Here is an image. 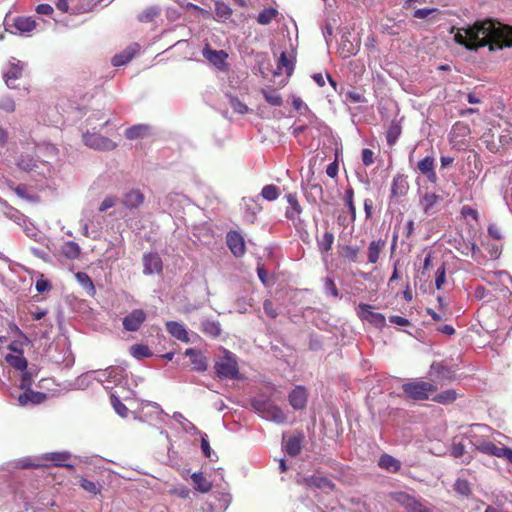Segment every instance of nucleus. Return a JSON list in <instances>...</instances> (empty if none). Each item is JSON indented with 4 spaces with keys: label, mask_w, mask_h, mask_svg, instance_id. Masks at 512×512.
Segmentation results:
<instances>
[{
    "label": "nucleus",
    "mask_w": 512,
    "mask_h": 512,
    "mask_svg": "<svg viewBox=\"0 0 512 512\" xmlns=\"http://www.w3.org/2000/svg\"><path fill=\"white\" fill-rule=\"evenodd\" d=\"M454 39L470 50L489 46L494 51L512 46V26L491 19L477 21L468 28L458 29Z\"/></svg>",
    "instance_id": "f257e3e1"
},
{
    "label": "nucleus",
    "mask_w": 512,
    "mask_h": 512,
    "mask_svg": "<svg viewBox=\"0 0 512 512\" xmlns=\"http://www.w3.org/2000/svg\"><path fill=\"white\" fill-rule=\"evenodd\" d=\"M251 406L265 420L276 424H284L287 421L286 413L264 394L252 399Z\"/></svg>",
    "instance_id": "f03ea898"
},
{
    "label": "nucleus",
    "mask_w": 512,
    "mask_h": 512,
    "mask_svg": "<svg viewBox=\"0 0 512 512\" xmlns=\"http://www.w3.org/2000/svg\"><path fill=\"white\" fill-rule=\"evenodd\" d=\"M70 458L71 454L69 452H49L37 458L21 459L18 464L21 468H39L48 466V463H51L54 466L67 467L72 470L74 465L67 463Z\"/></svg>",
    "instance_id": "7ed1b4c3"
},
{
    "label": "nucleus",
    "mask_w": 512,
    "mask_h": 512,
    "mask_svg": "<svg viewBox=\"0 0 512 512\" xmlns=\"http://www.w3.org/2000/svg\"><path fill=\"white\" fill-rule=\"evenodd\" d=\"M391 498L407 512H434V507L426 500L416 498L404 491L391 493Z\"/></svg>",
    "instance_id": "20e7f679"
},
{
    "label": "nucleus",
    "mask_w": 512,
    "mask_h": 512,
    "mask_svg": "<svg viewBox=\"0 0 512 512\" xmlns=\"http://www.w3.org/2000/svg\"><path fill=\"white\" fill-rule=\"evenodd\" d=\"M215 370L219 378L237 379L239 369L236 356L224 350V356L216 362Z\"/></svg>",
    "instance_id": "39448f33"
},
{
    "label": "nucleus",
    "mask_w": 512,
    "mask_h": 512,
    "mask_svg": "<svg viewBox=\"0 0 512 512\" xmlns=\"http://www.w3.org/2000/svg\"><path fill=\"white\" fill-rule=\"evenodd\" d=\"M403 391L408 397L414 400H427L432 392L436 391V387L425 381H412L403 384Z\"/></svg>",
    "instance_id": "423d86ee"
},
{
    "label": "nucleus",
    "mask_w": 512,
    "mask_h": 512,
    "mask_svg": "<svg viewBox=\"0 0 512 512\" xmlns=\"http://www.w3.org/2000/svg\"><path fill=\"white\" fill-rule=\"evenodd\" d=\"M492 435L481 445L479 452L488 456L503 458L512 463V449L503 445H497L496 439L492 438Z\"/></svg>",
    "instance_id": "0eeeda50"
},
{
    "label": "nucleus",
    "mask_w": 512,
    "mask_h": 512,
    "mask_svg": "<svg viewBox=\"0 0 512 512\" xmlns=\"http://www.w3.org/2000/svg\"><path fill=\"white\" fill-rule=\"evenodd\" d=\"M203 57L216 69L226 71L228 68V53L224 50H214L210 44H206L202 50Z\"/></svg>",
    "instance_id": "6e6552de"
},
{
    "label": "nucleus",
    "mask_w": 512,
    "mask_h": 512,
    "mask_svg": "<svg viewBox=\"0 0 512 512\" xmlns=\"http://www.w3.org/2000/svg\"><path fill=\"white\" fill-rule=\"evenodd\" d=\"M31 385V379L28 373H23L21 378L20 387L26 391L21 394L18 398L20 405H26L28 402L33 404H39L45 400L46 395L42 392H35L29 389Z\"/></svg>",
    "instance_id": "1a4fd4ad"
},
{
    "label": "nucleus",
    "mask_w": 512,
    "mask_h": 512,
    "mask_svg": "<svg viewBox=\"0 0 512 512\" xmlns=\"http://www.w3.org/2000/svg\"><path fill=\"white\" fill-rule=\"evenodd\" d=\"M83 141L86 146L98 150L110 151L117 147L115 142L97 132L90 133L87 131L83 134Z\"/></svg>",
    "instance_id": "9d476101"
},
{
    "label": "nucleus",
    "mask_w": 512,
    "mask_h": 512,
    "mask_svg": "<svg viewBox=\"0 0 512 512\" xmlns=\"http://www.w3.org/2000/svg\"><path fill=\"white\" fill-rule=\"evenodd\" d=\"M287 201V207L285 209V216L289 221L302 222L301 218L303 213V207L300 204L297 193H288L285 195Z\"/></svg>",
    "instance_id": "9b49d317"
},
{
    "label": "nucleus",
    "mask_w": 512,
    "mask_h": 512,
    "mask_svg": "<svg viewBox=\"0 0 512 512\" xmlns=\"http://www.w3.org/2000/svg\"><path fill=\"white\" fill-rule=\"evenodd\" d=\"M372 309L371 305L360 303L357 307V315L361 320L367 321L376 327H383L386 322L385 316L374 312Z\"/></svg>",
    "instance_id": "f8f14e48"
},
{
    "label": "nucleus",
    "mask_w": 512,
    "mask_h": 512,
    "mask_svg": "<svg viewBox=\"0 0 512 512\" xmlns=\"http://www.w3.org/2000/svg\"><path fill=\"white\" fill-rule=\"evenodd\" d=\"M491 429L486 425L475 424L472 429L468 432L467 437L469 439L470 444L479 451L481 445L486 442V440L491 435Z\"/></svg>",
    "instance_id": "ddd939ff"
},
{
    "label": "nucleus",
    "mask_w": 512,
    "mask_h": 512,
    "mask_svg": "<svg viewBox=\"0 0 512 512\" xmlns=\"http://www.w3.org/2000/svg\"><path fill=\"white\" fill-rule=\"evenodd\" d=\"M146 313L142 309H134L123 318V328L126 331H137L146 320Z\"/></svg>",
    "instance_id": "4468645a"
},
{
    "label": "nucleus",
    "mask_w": 512,
    "mask_h": 512,
    "mask_svg": "<svg viewBox=\"0 0 512 512\" xmlns=\"http://www.w3.org/2000/svg\"><path fill=\"white\" fill-rule=\"evenodd\" d=\"M408 190L407 176L401 173L396 174L392 180L390 198L398 201L408 193Z\"/></svg>",
    "instance_id": "2eb2a0df"
},
{
    "label": "nucleus",
    "mask_w": 512,
    "mask_h": 512,
    "mask_svg": "<svg viewBox=\"0 0 512 512\" xmlns=\"http://www.w3.org/2000/svg\"><path fill=\"white\" fill-rule=\"evenodd\" d=\"M226 243L235 257H242L245 254L244 237L237 231H230L227 234Z\"/></svg>",
    "instance_id": "dca6fc26"
},
{
    "label": "nucleus",
    "mask_w": 512,
    "mask_h": 512,
    "mask_svg": "<svg viewBox=\"0 0 512 512\" xmlns=\"http://www.w3.org/2000/svg\"><path fill=\"white\" fill-rule=\"evenodd\" d=\"M302 483H304L309 488L321 489L326 493L334 490L335 488V484L329 478L324 476L312 475L309 477H304L302 479Z\"/></svg>",
    "instance_id": "f3484780"
},
{
    "label": "nucleus",
    "mask_w": 512,
    "mask_h": 512,
    "mask_svg": "<svg viewBox=\"0 0 512 512\" xmlns=\"http://www.w3.org/2000/svg\"><path fill=\"white\" fill-rule=\"evenodd\" d=\"M184 354L190 358L191 364L195 371L204 372L207 370V359L200 350L188 348L185 350Z\"/></svg>",
    "instance_id": "a211bd4d"
},
{
    "label": "nucleus",
    "mask_w": 512,
    "mask_h": 512,
    "mask_svg": "<svg viewBox=\"0 0 512 512\" xmlns=\"http://www.w3.org/2000/svg\"><path fill=\"white\" fill-rule=\"evenodd\" d=\"M307 391L303 386H296L289 394V403L296 409L301 410L307 403Z\"/></svg>",
    "instance_id": "6ab92c4d"
},
{
    "label": "nucleus",
    "mask_w": 512,
    "mask_h": 512,
    "mask_svg": "<svg viewBox=\"0 0 512 512\" xmlns=\"http://www.w3.org/2000/svg\"><path fill=\"white\" fill-rule=\"evenodd\" d=\"M24 232L29 238L33 239L37 243L44 245L49 250L55 248L54 243L46 236L43 231H40L37 226H25Z\"/></svg>",
    "instance_id": "aec40b11"
},
{
    "label": "nucleus",
    "mask_w": 512,
    "mask_h": 512,
    "mask_svg": "<svg viewBox=\"0 0 512 512\" xmlns=\"http://www.w3.org/2000/svg\"><path fill=\"white\" fill-rule=\"evenodd\" d=\"M144 273L147 275L159 273L162 270V261L158 254L148 253L143 256Z\"/></svg>",
    "instance_id": "412c9836"
},
{
    "label": "nucleus",
    "mask_w": 512,
    "mask_h": 512,
    "mask_svg": "<svg viewBox=\"0 0 512 512\" xmlns=\"http://www.w3.org/2000/svg\"><path fill=\"white\" fill-rule=\"evenodd\" d=\"M418 170L424 174L430 182H436L437 175L434 169V158L427 156L420 160L417 164Z\"/></svg>",
    "instance_id": "4be33fe9"
},
{
    "label": "nucleus",
    "mask_w": 512,
    "mask_h": 512,
    "mask_svg": "<svg viewBox=\"0 0 512 512\" xmlns=\"http://www.w3.org/2000/svg\"><path fill=\"white\" fill-rule=\"evenodd\" d=\"M470 134V127L468 124L457 121L452 126L450 132V142L452 143H460L462 140Z\"/></svg>",
    "instance_id": "5701e85b"
},
{
    "label": "nucleus",
    "mask_w": 512,
    "mask_h": 512,
    "mask_svg": "<svg viewBox=\"0 0 512 512\" xmlns=\"http://www.w3.org/2000/svg\"><path fill=\"white\" fill-rule=\"evenodd\" d=\"M166 329L177 340L186 343L190 341L188 332L182 324L176 321H168L166 323Z\"/></svg>",
    "instance_id": "b1692460"
},
{
    "label": "nucleus",
    "mask_w": 512,
    "mask_h": 512,
    "mask_svg": "<svg viewBox=\"0 0 512 512\" xmlns=\"http://www.w3.org/2000/svg\"><path fill=\"white\" fill-rule=\"evenodd\" d=\"M378 466L390 473H396L401 468V462L389 454H382L378 460Z\"/></svg>",
    "instance_id": "393cba45"
},
{
    "label": "nucleus",
    "mask_w": 512,
    "mask_h": 512,
    "mask_svg": "<svg viewBox=\"0 0 512 512\" xmlns=\"http://www.w3.org/2000/svg\"><path fill=\"white\" fill-rule=\"evenodd\" d=\"M150 129L147 124H137L127 128L124 135L128 140L141 139L150 133Z\"/></svg>",
    "instance_id": "a878e982"
},
{
    "label": "nucleus",
    "mask_w": 512,
    "mask_h": 512,
    "mask_svg": "<svg viewBox=\"0 0 512 512\" xmlns=\"http://www.w3.org/2000/svg\"><path fill=\"white\" fill-rule=\"evenodd\" d=\"M144 195L138 189H132L123 197V204L128 208H137L144 202Z\"/></svg>",
    "instance_id": "bb28decb"
},
{
    "label": "nucleus",
    "mask_w": 512,
    "mask_h": 512,
    "mask_svg": "<svg viewBox=\"0 0 512 512\" xmlns=\"http://www.w3.org/2000/svg\"><path fill=\"white\" fill-rule=\"evenodd\" d=\"M191 480L195 490L201 493H207L211 490L212 484L208 481L202 472H194L191 475Z\"/></svg>",
    "instance_id": "cd10ccee"
},
{
    "label": "nucleus",
    "mask_w": 512,
    "mask_h": 512,
    "mask_svg": "<svg viewBox=\"0 0 512 512\" xmlns=\"http://www.w3.org/2000/svg\"><path fill=\"white\" fill-rule=\"evenodd\" d=\"M430 373L438 380H451L454 374L450 368L441 363H433L431 365Z\"/></svg>",
    "instance_id": "c85d7f7f"
},
{
    "label": "nucleus",
    "mask_w": 512,
    "mask_h": 512,
    "mask_svg": "<svg viewBox=\"0 0 512 512\" xmlns=\"http://www.w3.org/2000/svg\"><path fill=\"white\" fill-rule=\"evenodd\" d=\"M440 196L435 193H426L420 199V205L426 214H432L435 212V206L439 202Z\"/></svg>",
    "instance_id": "c756f323"
},
{
    "label": "nucleus",
    "mask_w": 512,
    "mask_h": 512,
    "mask_svg": "<svg viewBox=\"0 0 512 512\" xmlns=\"http://www.w3.org/2000/svg\"><path fill=\"white\" fill-rule=\"evenodd\" d=\"M302 435L290 437L284 443V450L290 456H297L301 451L302 446Z\"/></svg>",
    "instance_id": "7c9ffc66"
},
{
    "label": "nucleus",
    "mask_w": 512,
    "mask_h": 512,
    "mask_svg": "<svg viewBox=\"0 0 512 512\" xmlns=\"http://www.w3.org/2000/svg\"><path fill=\"white\" fill-rule=\"evenodd\" d=\"M75 278L79 285L85 290L88 296H94L96 293V289L92 279L85 272H77L75 274Z\"/></svg>",
    "instance_id": "2f4dec72"
},
{
    "label": "nucleus",
    "mask_w": 512,
    "mask_h": 512,
    "mask_svg": "<svg viewBox=\"0 0 512 512\" xmlns=\"http://www.w3.org/2000/svg\"><path fill=\"white\" fill-rule=\"evenodd\" d=\"M334 242V234L329 231H324L321 236L317 237V244L323 254V260H326V253L331 249Z\"/></svg>",
    "instance_id": "473e14b6"
},
{
    "label": "nucleus",
    "mask_w": 512,
    "mask_h": 512,
    "mask_svg": "<svg viewBox=\"0 0 512 512\" xmlns=\"http://www.w3.org/2000/svg\"><path fill=\"white\" fill-rule=\"evenodd\" d=\"M6 362L9 366L13 367L16 370L27 373L25 370L27 368V360L21 354H7L5 357Z\"/></svg>",
    "instance_id": "72a5a7b5"
},
{
    "label": "nucleus",
    "mask_w": 512,
    "mask_h": 512,
    "mask_svg": "<svg viewBox=\"0 0 512 512\" xmlns=\"http://www.w3.org/2000/svg\"><path fill=\"white\" fill-rule=\"evenodd\" d=\"M401 133V125L396 121H392L386 133L387 144L390 147L394 146L398 138L400 137Z\"/></svg>",
    "instance_id": "f704fd0d"
},
{
    "label": "nucleus",
    "mask_w": 512,
    "mask_h": 512,
    "mask_svg": "<svg viewBox=\"0 0 512 512\" xmlns=\"http://www.w3.org/2000/svg\"><path fill=\"white\" fill-rule=\"evenodd\" d=\"M14 27L22 32H31L36 27V22L31 17H18L14 21Z\"/></svg>",
    "instance_id": "c9c22d12"
},
{
    "label": "nucleus",
    "mask_w": 512,
    "mask_h": 512,
    "mask_svg": "<svg viewBox=\"0 0 512 512\" xmlns=\"http://www.w3.org/2000/svg\"><path fill=\"white\" fill-rule=\"evenodd\" d=\"M13 498L16 502V507H7L11 512H20L22 509L27 510L29 507H33L32 504L28 501V498L24 496L22 492H17L14 494Z\"/></svg>",
    "instance_id": "e433bc0d"
},
{
    "label": "nucleus",
    "mask_w": 512,
    "mask_h": 512,
    "mask_svg": "<svg viewBox=\"0 0 512 512\" xmlns=\"http://www.w3.org/2000/svg\"><path fill=\"white\" fill-rule=\"evenodd\" d=\"M172 418L180 424L181 428L187 432V433H190V434H195L197 433V428L196 426L190 422L188 419H186L180 412H175L172 416Z\"/></svg>",
    "instance_id": "4c0bfd02"
},
{
    "label": "nucleus",
    "mask_w": 512,
    "mask_h": 512,
    "mask_svg": "<svg viewBox=\"0 0 512 512\" xmlns=\"http://www.w3.org/2000/svg\"><path fill=\"white\" fill-rule=\"evenodd\" d=\"M280 189L274 184L265 185L261 190V197L267 201H275L280 196Z\"/></svg>",
    "instance_id": "58836bf2"
},
{
    "label": "nucleus",
    "mask_w": 512,
    "mask_h": 512,
    "mask_svg": "<svg viewBox=\"0 0 512 512\" xmlns=\"http://www.w3.org/2000/svg\"><path fill=\"white\" fill-rule=\"evenodd\" d=\"M130 354L140 360L143 358H148L152 355L150 348L144 344H134L130 347Z\"/></svg>",
    "instance_id": "ea45409f"
},
{
    "label": "nucleus",
    "mask_w": 512,
    "mask_h": 512,
    "mask_svg": "<svg viewBox=\"0 0 512 512\" xmlns=\"http://www.w3.org/2000/svg\"><path fill=\"white\" fill-rule=\"evenodd\" d=\"M202 330L207 335H210L212 337H217L221 333V326L218 321L204 320L202 322Z\"/></svg>",
    "instance_id": "a19ab883"
},
{
    "label": "nucleus",
    "mask_w": 512,
    "mask_h": 512,
    "mask_svg": "<svg viewBox=\"0 0 512 512\" xmlns=\"http://www.w3.org/2000/svg\"><path fill=\"white\" fill-rule=\"evenodd\" d=\"M457 399V393L453 389L445 390L437 395H435L432 400L440 403V404H450Z\"/></svg>",
    "instance_id": "79ce46f5"
},
{
    "label": "nucleus",
    "mask_w": 512,
    "mask_h": 512,
    "mask_svg": "<svg viewBox=\"0 0 512 512\" xmlns=\"http://www.w3.org/2000/svg\"><path fill=\"white\" fill-rule=\"evenodd\" d=\"M263 97L272 106H281L283 103L281 95L275 89H263Z\"/></svg>",
    "instance_id": "37998d69"
},
{
    "label": "nucleus",
    "mask_w": 512,
    "mask_h": 512,
    "mask_svg": "<svg viewBox=\"0 0 512 512\" xmlns=\"http://www.w3.org/2000/svg\"><path fill=\"white\" fill-rule=\"evenodd\" d=\"M277 15L278 11L275 8H265L258 14L257 22L261 25H268Z\"/></svg>",
    "instance_id": "c03bdc74"
},
{
    "label": "nucleus",
    "mask_w": 512,
    "mask_h": 512,
    "mask_svg": "<svg viewBox=\"0 0 512 512\" xmlns=\"http://www.w3.org/2000/svg\"><path fill=\"white\" fill-rule=\"evenodd\" d=\"M460 213H461L463 220L466 221L467 223L480 221L478 210L469 205H464L461 208Z\"/></svg>",
    "instance_id": "a18cd8bd"
},
{
    "label": "nucleus",
    "mask_w": 512,
    "mask_h": 512,
    "mask_svg": "<svg viewBox=\"0 0 512 512\" xmlns=\"http://www.w3.org/2000/svg\"><path fill=\"white\" fill-rule=\"evenodd\" d=\"M353 198H354V190L352 187H348L345 191V195H344V200H345V203L347 205V208H348V213H349V221L350 222H354L356 220V217H355V206H354V203H353Z\"/></svg>",
    "instance_id": "49530a36"
},
{
    "label": "nucleus",
    "mask_w": 512,
    "mask_h": 512,
    "mask_svg": "<svg viewBox=\"0 0 512 512\" xmlns=\"http://www.w3.org/2000/svg\"><path fill=\"white\" fill-rule=\"evenodd\" d=\"M22 75V67L19 64H11L8 71L4 74L7 86L13 88L10 81L19 79Z\"/></svg>",
    "instance_id": "de8ad7c7"
},
{
    "label": "nucleus",
    "mask_w": 512,
    "mask_h": 512,
    "mask_svg": "<svg viewBox=\"0 0 512 512\" xmlns=\"http://www.w3.org/2000/svg\"><path fill=\"white\" fill-rule=\"evenodd\" d=\"M160 14L157 7H148L138 14L137 18L140 22L147 23L153 21Z\"/></svg>",
    "instance_id": "09e8293b"
},
{
    "label": "nucleus",
    "mask_w": 512,
    "mask_h": 512,
    "mask_svg": "<svg viewBox=\"0 0 512 512\" xmlns=\"http://www.w3.org/2000/svg\"><path fill=\"white\" fill-rule=\"evenodd\" d=\"M359 253V249L355 246L344 245L340 247L339 254L349 262H355Z\"/></svg>",
    "instance_id": "8fccbe9b"
},
{
    "label": "nucleus",
    "mask_w": 512,
    "mask_h": 512,
    "mask_svg": "<svg viewBox=\"0 0 512 512\" xmlns=\"http://www.w3.org/2000/svg\"><path fill=\"white\" fill-rule=\"evenodd\" d=\"M61 250H62V253L70 259H75L80 254V248H79L78 244H76L75 242H72V241H68V242L64 243Z\"/></svg>",
    "instance_id": "3c124183"
},
{
    "label": "nucleus",
    "mask_w": 512,
    "mask_h": 512,
    "mask_svg": "<svg viewBox=\"0 0 512 512\" xmlns=\"http://www.w3.org/2000/svg\"><path fill=\"white\" fill-rule=\"evenodd\" d=\"M134 53L135 52L132 51V50H126L123 53L116 54L112 58L113 66L118 67V66L125 65L126 63H128L134 57Z\"/></svg>",
    "instance_id": "603ef678"
},
{
    "label": "nucleus",
    "mask_w": 512,
    "mask_h": 512,
    "mask_svg": "<svg viewBox=\"0 0 512 512\" xmlns=\"http://www.w3.org/2000/svg\"><path fill=\"white\" fill-rule=\"evenodd\" d=\"M111 405L113 406L115 412L121 417H127L128 408L119 400V397L114 393L110 396Z\"/></svg>",
    "instance_id": "864d4df0"
},
{
    "label": "nucleus",
    "mask_w": 512,
    "mask_h": 512,
    "mask_svg": "<svg viewBox=\"0 0 512 512\" xmlns=\"http://www.w3.org/2000/svg\"><path fill=\"white\" fill-rule=\"evenodd\" d=\"M216 498L218 501L217 509L225 512L232 501V496L228 492H219L216 494Z\"/></svg>",
    "instance_id": "5fc2aeb1"
},
{
    "label": "nucleus",
    "mask_w": 512,
    "mask_h": 512,
    "mask_svg": "<svg viewBox=\"0 0 512 512\" xmlns=\"http://www.w3.org/2000/svg\"><path fill=\"white\" fill-rule=\"evenodd\" d=\"M278 70L285 69V72L287 75H291L293 69H294V63L291 59H289L285 52H282L280 55V58L278 60L277 65Z\"/></svg>",
    "instance_id": "6e6d98bb"
},
{
    "label": "nucleus",
    "mask_w": 512,
    "mask_h": 512,
    "mask_svg": "<svg viewBox=\"0 0 512 512\" xmlns=\"http://www.w3.org/2000/svg\"><path fill=\"white\" fill-rule=\"evenodd\" d=\"M215 13L220 19H228L232 15V10L229 5L224 2L215 3Z\"/></svg>",
    "instance_id": "4d7b16f0"
},
{
    "label": "nucleus",
    "mask_w": 512,
    "mask_h": 512,
    "mask_svg": "<svg viewBox=\"0 0 512 512\" xmlns=\"http://www.w3.org/2000/svg\"><path fill=\"white\" fill-rule=\"evenodd\" d=\"M117 371H120V367L118 366H112L103 371H97L95 372L97 375L96 379L100 382L108 383V381H110L111 373H117Z\"/></svg>",
    "instance_id": "13d9d810"
},
{
    "label": "nucleus",
    "mask_w": 512,
    "mask_h": 512,
    "mask_svg": "<svg viewBox=\"0 0 512 512\" xmlns=\"http://www.w3.org/2000/svg\"><path fill=\"white\" fill-rule=\"evenodd\" d=\"M380 242H371L368 248V261L370 263H376L380 254Z\"/></svg>",
    "instance_id": "bf43d9fd"
},
{
    "label": "nucleus",
    "mask_w": 512,
    "mask_h": 512,
    "mask_svg": "<svg viewBox=\"0 0 512 512\" xmlns=\"http://www.w3.org/2000/svg\"><path fill=\"white\" fill-rule=\"evenodd\" d=\"M18 166L23 171H32L36 167V161L33 158L21 156Z\"/></svg>",
    "instance_id": "052dcab7"
},
{
    "label": "nucleus",
    "mask_w": 512,
    "mask_h": 512,
    "mask_svg": "<svg viewBox=\"0 0 512 512\" xmlns=\"http://www.w3.org/2000/svg\"><path fill=\"white\" fill-rule=\"evenodd\" d=\"M229 105L232 107L234 112L244 114L248 111V107L242 103L238 98L229 96Z\"/></svg>",
    "instance_id": "680f3d73"
},
{
    "label": "nucleus",
    "mask_w": 512,
    "mask_h": 512,
    "mask_svg": "<svg viewBox=\"0 0 512 512\" xmlns=\"http://www.w3.org/2000/svg\"><path fill=\"white\" fill-rule=\"evenodd\" d=\"M455 490L460 493L461 495H469L470 492H471V487H470V484L467 480H464V479H458L456 482H455Z\"/></svg>",
    "instance_id": "e2e57ef3"
},
{
    "label": "nucleus",
    "mask_w": 512,
    "mask_h": 512,
    "mask_svg": "<svg viewBox=\"0 0 512 512\" xmlns=\"http://www.w3.org/2000/svg\"><path fill=\"white\" fill-rule=\"evenodd\" d=\"M51 283L49 280L45 279L43 274L39 275V278L36 281L35 289L38 293H44L51 289Z\"/></svg>",
    "instance_id": "0e129e2a"
},
{
    "label": "nucleus",
    "mask_w": 512,
    "mask_h": 512,
    "mask_svg": "<svg viewBox=\"0 0 512 512\" xmlns=\"http://www.w3.org/2000/svg\"><path fill=\"white\" fill-rule=\"evenodd\" d=\"M118 201V198L116 196H107L99 205L98 210L99 212H104L116 205Z\"/></svg>",
    "instance_id": "69168bd1"
},
{
    "label": "nucleus",
    "mask_w": 512,
    "mask_h": 512,
    "mask_svg": "<svg viewBox=\"0 0 512 512\" xmlns=\"http://www.w3.org/2000/svg\"><path fill=\"white\" fill-rule=\"evenodd\" d=\"M80 486L87 492L89 493H92V494H97L99 492V488L98 486L96 485V483L88 480V479H85V478H82L80 480Z\"/></svg>",
    "instance_id": "338daca9"
},
{
    "label": "nucleus",
    "mask_w": 512,
    "mask_h": 512,
    "mask_svg": "<svg viewBox=\"0 0 512 512\" xmlns=\"http://www.w3.org/2000/svg\"><path fill=\"white\" fill-rule=\"evenodd\" d=\"M0 109L4 110L5 112L11 113L15 110V102L10 97H3L0 100Z\"/></svg>",
    "instance_id": "774afa93"
}]
</instances>
